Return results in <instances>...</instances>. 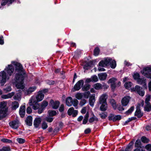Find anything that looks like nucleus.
<instances>
[{"label": "nucleus", "instance_id": "f257e3e1", "mask_svg": "<svg viewBox=\"0 0 151 151\" xmlns=\"http://www.w3.org/2000/svg\"><path fill=\"white\" fill-rule=\"evenodd\" d=\"M16 70L20 73L16 74L15 77V84L16 87L18 89H23L24 87V80L25 74L22 65L19 63H16Z\"/></svg>", "mask_w": 151, "mask_h": 151}, {"label": "nucleus", "instance_id": "f03ea898", "mask_svg": "<svg viewBox=\"0 0 151 151\" xmlns=\"http://www.w3.org/2000/svg\"><path fill=\"white\" fill-rule=\"evenodd\" d=\"M7 102L4 101L0 102V118L4 117L7 111Z\"/></svg>", "mask_w": 151, "mask_h": 151}, {"label": "nucleus", "instance_id": "7ed1b4c3", "mask_svg": "<svg viewBox=\"0 0 151 151\" xmlns=\"http://www.w3.org/2000/svg\"><path fill=\"white\" fill-rule=\"evenodd\" d=\"M44 94L42 93L41 91H39L37 93L36 97L33 96L31 97V99L29 100V103L36 102L41 101L42 100L44 97Z\"/></svg>", "mask_w": 151, "mask_h": 151}, {"label": "nucleus", "instance_id": "20e7f679", "mask_svg": "<svg viewBox=\"0 0 151 151\" xmlns=\"http://www.w3.org/2000/svg\"><path fill=\"white\" fill-rule=\"evenodd\" d=\"M108 84H110L112 89L114 90L116 87L120 86L121 83L117 81V79L114 78L110 79L107 82Z\"/></svg>", "mask_w": 151, "mask_h": 151}, {"label": "nucleus", "instance_id": "39448f33", "mask_svg": "<svg viewBox=\"0 0 151 151\" xmlns=\"http://www.w3.org/2000/svg\"><path fill=\"white\" fill-rule=\"evenodd\" d=\"M141 73L145 76L151 79V67H147L143 69Z\"/></svg>", "mask_w": 151, "mask_h": 151}, {"label": "nucleus", "instance_id": "423d86ee", "mask_svg": "<svg viewBox=\"0 0 151 151\" xmlns=\"http://www.w3.org/2000/svg\"><path fill=\"white\" fill-rule=\"evenodd\" d=\"M9 77H7L6 73L4 71H3L0 72V80L2 84H4L6 82V79H8Z\"/></svg>", "mask_w": 151, "mask_h": 151}, {"label": "nucleus", "instance_id": "0eeeda50", "mask_svg": "<svg viewBox=\"0 0 151 151\" xmlns=\"http://www.w3.org/2000/svg\"><path fill=\"white\" fill-rule=\"evenodd\" d=\"M84 81L82 80H80L78 81L75 85L74 89L75 91H78L81 88V87L83 86Z\"/></svg>", "mask_w": 151, "mask_h": 151}, {"label": "nucleus", "instance_id": "6e6552de", "mask_svg": "<svg viewBox=\"0 0 151 151\" xmlns=\"http://www.w3.org/2000/svg\"><path fill=\"white\" fill-rule=\"evenodd\" d=\"M68 114L69 116L72 115L73 117L76 116L78 114V111L74 110L73 107H71L69 108L68 111Z\"/></svg>", "mask_w": 151, "mask_h": 151}, {"label": "nucleus", "instance_id": "1a4fd4ad", "mask_svg": "<svg viewBox=\"0 0 151 151\" xmlns=\"http://www.w3.org/2000/svg\"><path fill=\"white\" fill-rule=\"evenodd\" d=\"M130 98L129 96H124L121 100L122 105L123 106H127L129 103Z\"/></svg>", "mask_w": 151, "mask_h": 151}, {"label": "nucleus", "instance_id": "9d476101", "mask_svg": "<svg viewBox=\"0 0 151 151\" xmlns=\"http://www.w3.org/2000/svg\"><path fill=\"white\" fill-rule=\"evenodd\" d=\"M107 95L104 93L102 94L99 97V101L100 104L106 103V99L107 98Z\"/></svg>", "mask_w": 151, "mask_h": 151}, {"label": "nucleus", "instance_id": "9b49d317", "mask_svg": "<svg viewBox=\"0 0 151 151\" xmlns=\"http://www.w3.org/2000/svg\"><path fill=\"white\" fill-rule=\"evenodd\" d=\"M135 91H137L139 95L142 96L144 95V91L142 90V88L139 86L137 85L135 86Z\"/></svg>", "mask_w": 151, "mask_h": 151}, {"label": "nucleus", "instance_id": "f8f14e48", "mask_svg": "<svg viewBox=\"0 0 151 151\" xmlns=\"http://www.w3.org/2000/svg\"><path fill=\"white\" fill-rule=\"evenodd\" d=\"M37 88L36 86H34L30 87L28 89L24 91V93L25 95H28L31 94Z\"/></svg>", "mask_w": 151, "mask_h": 151}, {"label": "nucleus", "instance_id": "ddd939ff", "mask_svg": "<svg viewBox=\"0 0 151 151\" xmlns=\"http://www.w3.org/2000/svg\"><path fill=\"white\" fill-rule=\"evenodd\" d=\"M5 70L7 71L8 74L10 76L12 75L14 71V68L13 66L11 65H8L7 67H6Z\"/></svg>", "mask_w": 151, "mask_h": 151}, {"label": "nucleus", "instance_id": "4468645a", "mask_svg": "<svg viewBox=\"0 0 151 151\" xmlns=\"http://www.w3.org/2000/svg\"><path fill=\"white\" fill-rule=\"evenodd\" d=\"M9 124L10 126L12 128L17 129L19 127V122L18 120H14L10 122Z\"/></svg>", "mask_w": 151, "mask_h": 151}, {"label": "nucleus", "instance_id": "2eb2a0df", "mask_svg": "<svg viewBox=\"0 0 151 151\" xmlns=\"http://www.w3.org/2000/svg\"><path fill=\"white\" fill-rule=\"evenodd\" d=\"M50 104H51L52 108L55 109H57L58 107L60 104V103L59 101L54 102L52 100H50Z\"/></svg>", "mask_w": 151, "mask_h": 151}, {"label": "nucleus", "instance_id": "dca6fc26", "mask_svg": "<svg viewBox=\"0 0 151 151\" xmlns=\"http://www.w3.org/2000/svg\"><path fill=\"white\" fill-rule=\"evenodd\" d=\"M95 101V94H92L90 96L89 100V103L90 105L92 106H93Z\"/></svg>", "mask_w": 151, "mask_h": 151}, {"label": "nucleus", "instance_id": "f3484780", "mask_svg": "<svg viewBox=\"0 0 151 151\" xmlns=\"http://www.w3.org/2000/svg\"><path fill=\"white\" fill-rule=\"evenodd\" d=\"M25 113V106H20L19 113L21 117H23L24 116Z\"/></svg>", "mask_w": 151, "mask_h": 151}, {"label": "nucleus", "instance_id": "a211bd4d", "mask_svg": "<svg viewBox=\"0 0 151 151\" xmlns=\"http://www.w3.org/2000/svg\"><path fill=\"white\" fill-rule=\"evenodd\" d=\"M42 119L40 117L36 118L34 122V125L36 127H37L41 123Z\"/></svg>", "mask_w": 151, "mask_h": 151}, {"label": "nucleus", "instance_id": "6ab92c4d", "mask_svg": "<svg viewBox=\"0 0 151 151\" xmlns=\"http://www.w3.org/2000/svg\"><path fill=\"white\" fill-rule=\"evenodd\" d=\"M98 76L99 79L101 81L105 80L107 76V75L106 73H102L99 74Z\"/></svg>", "mask_w": 151, "mask_h": 151}, {"label": "nucleus", "instance_id": "aec40b11", "mask_svg": "<svg viewBox=\"0 0 151 151\" xmlns=\"http://www.w3.org/2000/svg\"><path fill=\"white\" fill-rule=\"evenodd\" d=\"M14 94V92H12L6 95H2L1 97L4 99H6L11 98Z\"/></svg>", "mask_w": 151, "mask_h": 151}, {"label": "nucleus", "instance_id": "412c9836", "mask_svg": "<svg viewBox=\"0 0 151 151\" xmlns=\"http://www.w3.org/2000/svg\"><path fill=\"white\" fill-rule=\"evenodd\" d=\"M135 115L138 117H140L143 116V113L141 112L140 109H139L138 106H137Z\"/></svg>", "mask_w": 151, "mask_h": 151}, {"label": "nucleus", "instance_id": "4be33fe9", "mask_svg": "<svg viewBox=\"0 0 151 151\" xmlns=\"http://www.w3.org/2000/svg\"><path fill=\"white\" fill-rule=\"evenodd\" d=\"M73 99L71 97H68L66 100V105L68 106H71L72 105Z\"/></svg>", "mask_w": 151, "mask_h": 151}, {"label": "nucleus", "instance_id": "5701e85b", "mask_svg": "<svg viewBox=\"0 0 151 151\" xmlns=\"http://www.w3.org/2000/svg\"><path fill=\"white\" fill-rule=\"evenodd\" d=\"M32 117L31 116H28L26 120V122L27 125L29 126H31L32 124Z\"/></svg>", "mask_w": 151, "mask_h": 151}, {"label": "nucleus", "instance_id": "b1692460", "mask_svg": "<svg viewBox=\"0 0 151 151\" xmlns=\"http://www.w3.org/2000/svg\"><path fill=\"white\" fill-rule=\"evenodd\" d=\"M146 79L145 78H139L138 79L137 81L138 83L145 86H146Z\"/></svg>", "mask_w": 151, "mask_h": 151}, {"label": "nucleus", "instance_id": "393cba45", "mask_svg": "<svg viewBox=\"0 0 151 151\" xmlns=\"http://www.w3.org/2000/svg\"><path fill=\"white\" fill-rule=\"evenodd\" d=\"M37 102H32V103L29 102V104L30 105H32V106L33 109L34 110H36L39 109L40 106L39 104Z\"/></svg>", "mask_w": 151, "mask_h": 151}, {"label": "nucleus", "instance_id": "a878e982", "mask_svg": "<svg viewBox=\"0 0 151 151\" xmlns=\"http://www.w3.org/2000/svg\"><path fill=\"white\" fill-rule=\"evenodd\" d=\"M98 120V118L94 114H93L92 116L89 118V122L90 123H92L95 122H97Z\"/></svg>", "mask_w": 151, "mask_h": 151}, {"label": "nucleus", "instance_id": "bb28decb", "mask_svg": "<svg viewBox=\"0 0 151 151\" xmlns=\"http://www.w3.org/2000/svg\"><path fill=\"white\" fill-rule=\"evenodd\" d=\"M107 108V103H102L100 109V110L102 111H106Z\"/></svg>", "mask_w": 151, "mask_h": 151}, {"label": "nucleus", "instance_id": "cd10ccee", "mask_svg": "<svg viewBox=\"0 0 151 151\" xmlns=\"http://www.w3.org/2000/svg\"><path fill=\"white\" fill-rule=\"evenodd\" d=\"M19 104L17 101H14L12 102V109L13 110H15L19 107Z\"/></svg>", "mask_w": 151, "mask_h": 151}, {"label": "nucleus", "instance_id": "c85d7f7f", "mask_svg": "<svg viewBox=\"0 0 151 151\" xmlns=\"http://www.w3.org/2000/svg\"><path fill=\"white\" fill-rule=\"evenodd\" d=\"M109 102L114 109L116 108L117 106L115 101L113 99L110 100Z\"/></svg>", "mask_w": 151, "mask_h": 151}, {"label": "nucleus", "instance_id": "c756f323", "mask_svg": "<svg viewBox=\"0 0 151 151\" xmlns=\"http://www.w3.org/2000/svg\"><path fill=\"white\" fill-rule=\"evenodd\" d=\"M146 105L145 107V111H150L151 110V106L150 103L146 104Z\"/></svg>", "mask_w": 151, "mask_h": 151}, {"label": "nucleus", "instance_id": "7c9ffc66", "mask_svg": "<svg viewBox=\"0 0 151 151\" xmlns=\"http://www.w3.org/2000/svg\"><path fill=\"white\" fill-rule=\"evenodd\" d=\"M89 117L88 113L87 112L84 117V119L83 120V124H86L87 122L88 119Z\"/></svg>", "mask_w": 151, "mask_h": 151}, {"label": "nucleus", "instance_id": "2f4dec72", "mask_svg": "<svg viewBox=\"0 0 151 151\" xmlns=\"http://www.w3.org/2000/svg\"><path fill=\"white\" fill-rule=\"evenodd\" d=\"M110 66L112 68H114L116 66V63L114 60H112L111 59V62H110Z\"/></svg>", "mask_w": 151, "mask_h": 151}, {"label": "nucleus", "instance_id": "473e14b6", "mask_svg": "<svg viewBox=\"0 0 151 151\" xmlns=\"http://www.w3.org/2000/svg\"><path fill=\"white\" fill-rule=\"evenodd\" d=\"M94 87L97 90H99L102 88L101 84L100 83H96L94 85Z\"/></svg>", "mask_w": 151, "mask_h": 151}, {"label": "nucleus", "instance_id": "72a5a7b5", "mask_svg": "<svg viewBox=\"0 0 151 151\" xmlns=\"http://www.w3.org/2000/svg\"><path fill=\"white\" fill-rule=\"evenodd\" d=\"M91 86L89 85H84L82 88V90L83 91H86L88 90L90 88Z\"/></svg>", "mask_w": 151, "mask_h": 151}, {"label": "nucleus", "instance_id": "f704fd0d", "mask_svg": "<svg viewBox=\"0 0 151 151\" xmlns=\"http://www.w3.org/2000/svg\"><path fill=\"white\" fill-rule=\"evenodd\" d=\"M83 97V95L81 93H78L75 95V97L78 99L80 100Z\"/></svg>", "mask_w": 151, "mask_h": 151}, {"label": "nucleus", "instance_id": "c9c22d12", "mask_svg": "<svg viewBox=\"0 0 151 151\" xmlns=\"http://www.w3.org/2000/svg\"><path fill=\"white\" fill-rule=\"evenodd\" d=\"M141 140L142 142L144 143H147L149 141V139L145 136H143L141 137Z\"/></svg>", "mask_w": 151, "mask_h": 151}, {"label": "nucleus", "instance_id": "e433bc0d", "mask_svg": "<svg viewBox=\"0 0 151 151\" xmlns=\"http://www.w3.org/2000/svg\"><path fill=\"white\" fill-rule=\"evenodd\" d=\"M99 115L102 119H105L107 116V114L106 112H104L100 114Z\"/></svg>", "mask_w": 151, "mask_h": 151}, {"label": "nucleus", "instance_id": "4c0bfd02", "mask_svg": "<svg viewBox=\"0 0 151 151\" xmlns=\"http://www.w3.org/2000/svg\"><path fill=\"white\" fill-rule=\"evenodd\" d=\"M134 106H132L128 111L126 112L125 114L127 115L130 114L134 110Z\"/></svg>", "mask_w": 151, "mask_h": 151}, {"label": "nucleus", "instance_id": "58836bf2", "mask_svg": "<svg viewBox=\"0 0 151 151\" xmlns=\"http://www.w3.org/2000/svg\"><path fill=\"white\" fill-rule=\"evenodd\" d=\"M10 148L9 147H3L0 150V151H10Z\"/></svg>", "mask_w": 151, "mask_h": 151}, {"label": "nucleus", "instance_id": "ea45409f", "mask_svg": "<svg viewBox=\"0 0 151 151\" xmlns=\"http://www.w3.org/2000/svg\"><path fill=\"white\" fill-rule=\"evenodd\" d=\"M48 102L47 101H44L42 103L41 106L43 108H45L48 105Z\"/></svg>", "mask_w": 151, "mask_h": 151}, {"label": "nucleus", "instance_id": "a19ab883", "mask_svg": "<svg viewBox=\"0 0 151 151\" xmlns=\"http://www.w3.org/2000/svg\"><path fill=\"white\" fill-rule=\"evenodd\" d=\"M105 62V64L106 65V66L109 63H110V62L111 61V59L109 58H107L105 59H104L103 60Z\"/></svg>", "mask_w": 151, "mask_h": 151}, {"label": "nucleus", "instance_id": "79ce46f5", "mask_svg": "<svg viewBox=\"0 0 151 151\" xmlns=\"http://www.w3.org/2000/svg\"><path fill=\"white\" fill-rule=\"evenodd\" d=\"M132 83L130 82H126L124 84V86L127 89H128L131 86Z\"/></svg>", "mask_w": 151, "mask_h": 151}, {"label": "nucleus", "instance_id": "37998d69", "mask_svg": "<svg viewBox=\"0 0 151 151\" xmlns=\"http://www.w3.org/2000/svg\"><path fill=\"white\" fill-rule=\"evenodd\" d=\"M100 50L98 47H96L94 51V54L95 56H97L99 54Z\"/></svg>", "mask_w": 151, "mask_h": 151}, {"label": "nucleus", "instance_id": "c03bdc74", "mask_svg": "<svg viewBox=\"0 0 151 151\" xmlns=\"http://www.w3.org/2000/svg\"><path fill=\"white\" fill-rule=\"evenodd\" d=\"M78 101L76 99H74L72 101V104L75 107H76L78 104Z\"/></svg>", "mask_w": 151, "mask_h": 151}, {"label": "nucleus", "instance_id": "a18cd8bd", "mask_svg": "<svg viewBox=\"0 0 151 151\" xmlns=\"http://www.w3.org/2000/svg\"><path fill=\"white\" fill-rule=\"evenodd\" d=\"M90 94V92L89 91H87L83 93L84 97L86 99L88 98Z\"/></svg>", "mask_w": 151, "mask_h": 151}, {"label": "nucleus", "instance_id": "49530a36", "mask_svg": "<svg viewBox=\"0 0 151 151\" xmlns=\"http://www.w3.org/2000/svg\"><path fill=\"white\" fill-rule=\"evenodd\" d=\"M17 141L20 144L24 143L25 142V140L22 138H18L17 139Z\"/></svg>", "mask_w": 151, "mask_h": 151}, {"label": "nucleus", "instance_id": "de8ad7c7", "mask_svg": "<svg viewBox=\"0 0 151 151\" xmlns=\"http://www.w3.org/2000/svg\"><path fill=\"white\" fill-rule=\"evenodd\" d=\"M146 98L145 101V104L150 103L149 101L150 99V95L148 94L146 96Z\"/></svg>", "mask_w": 151, "mask_h": 151}, {"label": "nucleus", "instance_id": "09e8293b", "mask_svg": "<svg viewBox=\"0 0 151 151\" xmlns=\"http://www.w3.org/2000/svg\"><path fill=\"white\" fill-rule=\"evenodd\" d=\"M92 82H97L98 81V79L97 76L96 75H93V76H92L91 77Z\"/></svg>", "mask_w": 151, "mask_h": 151}, {"label": "nucleus", "instance_id": "8fccbe9b", "mask_svg": "<svg viewBox=\"0 0 151 151\" xmlns=\"http://www.w3.org/2000/svg\"><path fill=\"white\" fill-rule=\"evenodd\" d=\"M48 112L49 116H53L56 114V112L55 111H49Z\"/></svg>", "mask_w": 151, "mask_h": 151}, {"label": "nucleus", "instance_id": "3c124183", "mask_svg": "<svg viewBox=\"0 0 151 151\" xmlns=\"http://www.w3.org/2000/svg\"><path fill=\"white\" fill-rule=\"evenodd\" d=\"M140 144L141 142L140 140H136L135 145V147L138 148L139 147V148H140Z\"/></svg>", "mask_w": 151, "mask_h": 151}, {"label": "nucleus", "instance_id": "603ef678", "mask_svg": "<svg viewBox=\"0 0 151 151\" xmlns=\"http://www.w3.org/2000/svg\"><path fill=\"white\" fill-rule=\"evenodd\" d=\"M86 102V101L85 99H82L80 101L79 103V105L81 106H82L84 105Z\"/></svg>", "mask_w": 151, "mask_h": 151}, {"label": "nucleus", "instance_id": "864d4df0", "mask_svg": "<svg viewBox=\"0 0 151 151\" xmlns=\"http://www.w3.org/2000/svg\"><path fill=\"white\" fill-rule=\"evenodd\" d=\"M1 141L4 143H11L12 142V141L11 140L8 139H2L1 140Z\"/></svg>", "mask_w": 151, "mask_h": 151}, {"label": "nucleus", "instance_id": "5fc2aeb1", "mask_svg": "<svg viewBox=\"0 0 151 151\" xmlns=\"http://www.w3.org/2000/svg\"><path fill=\"white\" fill-rule=\"evenodd\" d=\"M99 65L100 66L104 67L106 66L105 64V62L103 60L101 61L99 63Z\"/></svg>", "mask_w": 151, "mask_h": 151}, {"label": "nucleus", "instance_id": "6e6d98bb", "mask_svg": "<svg viewBox=\"0 0 151 151\" xmlns=\"http://www.w3.org/2000/svg\"><path fill=\"white\" fill-rule=\"evenodd\" d=\"M139 73H136L134 74L133 76V77L134 79L137 80V81L139 79Z\"/></svg>", "mask_w": 151, "mask_h": 151}, {"label": "nucleus", "instance_id": "4d7b16f0", "mask_svg": "<svg viewBox=\"0 0 151 151\" xmlns=\"http://www.w3.org/2000/svg\"><path fill=\"white\" fill-rule=\"evenodd\" d=\"M12 89L10 86H8L6 88L4 89V90L6 91V92H9L11 91Z\"/></svg>", "mask_w": 151, "mask_h": 151}, {"label": "nucleus", "instance_id": "13d9d810", "mask_svg": "<svg viewBox=\"0 0 151 151\" xmlns=\"http://www.w3.org/2000/svg\"><path fill=\"white\" fill-rule=\"evenodd\" d=\"M145 148L149 151H151V145L148 144L145 146Z\"/></svg>", "mask_w": 151, "mask_h": 151}, {"label": "nucleus", "instance_id": "bf43d9fd", "mask_svg": "<svg viewBox=\"0 0 151 151\" xmlns=\"http://www.w3.org/2000/svg\"><path fill=\"white\" fill-rule=\"evenodd\" d=\"M121 116L120 115H117L115 116H114V121L119 120L121 119Z\"/></svg>", "mask_w": 151, "mask_h": 151}, {"label": "nucleus", "instance_id": "052dcab7", "mask_svg": "<svg viewBox=\"0 0 151 151\" xmlns=\"http://www.w3.org/2000/svg\"><path fill=\"white\" fill-rule=\"evenodd\" d=\"M47 127V123L45 122H43L42 124V128L43 129H45Z\"/></svg>", "mask_w": 151, "mask_h": 151}, {"label": "nucleus", "instance_id": "680f3d73", "mask_svg": "<svg viewBox=\"0 0 151 151\" xmlns=\"http://www.w3.org/2000/svg\"><path fill=\"white\" fill-rule=\"evenodd\" d=\"M4 43L3 37L2 35H0V44L3 45Z\"/></svg>", "mask_w": 151, "mask_h": 151}, {"label": "nucleus", "instance_id": "e2e57ef3", "mask_svg": "<svg viewBox=\"0 0 151 151\" xmlns=\"http://www.w3.org/2000/svg\"><path fill=\"white\" fill-rule=\"evenodd\" d=\"M114 115L111 114L109 116V120H113L114 121Z\"/></svg>", "mask_w": 151, "mask_h": 151}, {"label": "nucleus", "instance_id": "0e129e2a", "mask_svg": "<svg viewBox=\"0 0 151 151\" xmlns=\"http://www.w3.org/2000/svg\"><path fill=\"white\" fill-rule=\"evenodd\" d=\"M144 101L143 100H141L140 101L139 104H138V105L137 106H138V108L140 106L142 107L144 105Z\"/></svg>", "mask_w": 151, "mask_h": 151}, {"label": "nucleus", "instance_id": "69168bd1", "mask_svg": "<svg viewBox=\"0 0 151 151\" xmlns=\"http://www.w3.org/2000/svg\"><path fill=\"white\" fill-rule=\"evenodd\" d=\"M48 122H51L53 121V118H50L49 117H47L45 119Z\"/></svg>", "mask_w": 151, "mask_h": 151}, {"label": "nucleus", "instance_id": "338daca9", "mask_svg": "<svg viewBox=\"0 0 151 151\" xmlns=\"http://www.w3.org/2000/svg\"><path fill=\"white\" fill-rule=\"evenodd\" d=\"M64 110V105L63 104L61 105L59 109L60 111L62 112Z\"/></svg>", "mask_w": 151, "mask_h": 151}, {"label": "nucleus", "instance_id": "774afa93", "mask_svg": "<svg viewBox=\"0 0 151 151\" xmlns=\"http://www.w3.org/2000/svg\"><path fill=\"white\" fill-rule=\"evenodd\" d=\"M32 111V109L30 107H28L27 109V112L28 114H30Z\"/></svg>", "mask_w": 151, "mask_h": 151}]
</instances>
